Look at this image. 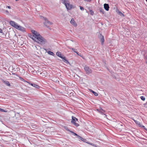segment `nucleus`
<instances>
[{
	"label": "nucleus",
	"instance_id": "1",
	"mask_svg": "<svg viewBox=\"0 0 147 147\" xmlns=\"http://www.w3.org/2000/svg\"><path fill=\"white\" fill-rule=\"evenodd\" d=\"M35 42L40 44L42 45H45L47 42V41L41 35L39 32H38L36 34Z\"/></svg>",
	"mask_w": 147,
	"mask_h": 147
},
{
	"label": "nucleus",
	"instance_id": "2",
	"mask_svg": "<svg viewBox=\"0 0 147 147\" xmlns=\"http://www.w3.org/2000/svg\"><path fill=\"white\" fill-rule=\"evenodd\" d=\"M61 1L65 5L67 10H70L73 8V6L70 4L69 0H61Z\"/></svg>",
	"mask_w": 147,
	"mask_h": 147
},
{
	"label": "nucleus",
	"instance_id": "3",
	"mask_svg": "<svg viewBox=\"0 0 147 147\" xmlns=\"http://www.w3.org/2000/svg\"><path fill=\"white\" fill-rule=\"evenodd\" d=\"M56 55L62 59L63 61L65 63H69L68 61L66 59V58L63 57V55H62V54L61 52L59 51L57 52L56 53Z\"/></svg>",
	"mask_w": 147,
	"mask_h": 147
},
{
	"label": "nucleus",
	"instance_id": "4",
	"mask_svg": "<svg viewBox=\"0 0 147 147\" xmlns=\"http://www.w3.org/2000/svg\"><path fill=\"white\" fill-rule=\"evenodd\" d=\"M31 32L32 33V34H29V36L32 39L35 41V40L36 37L35 36V35L36 34L37 32L36 31L34 30H31Z\"/></svg>",
	"mask_w": 147,
	"mask_h": 147
},
{
	"label": "nucleus",
	"instance_id": "5",
	"mask_svg": "<svg viewBox=\"0 0 147 147\" xmlns=\"http://www.w3.org/2000/svg\"><path fill=\"white\" fill-rule=\"evenodd\" d=\"M72 120L71 121V123L76 127L78 126L79 125V124L76 122V121H78V119L74 116H72Z\"/></svg>",
	"mask_w": 147,
	"mask_h": 147
},
{
	"label": "nucleus",
	"instance_id": "6",
	"mask_svg": "<svg viewBox=\"0 0 147 147\" xmlns=\"http://www.w3.org/2000/svg\"><path fill=\"white\" fill-rule=\"evenodd\" d=\"M45 22H44V24L46 26L47 28H49L50 25L52 24V23L49 21L46 18H45Z\"/></svg>",
	"mask_w": 147,
	"mask_h": 147
},
{
	"label": "nucleus",
	"instance_id": "7",
	"mask_svg": "<svg viewBox=\"0 0 147 147\" xmlns=\"http://www.w3.org/2000/svg\"><path fill=\"white\" fill-rule=\"evenodd\" d=\"M84 69L88 74L92 73V70L88 66H85L84 67Z\"/></svg>",
	"mask_w": 147,
	"mask_h": 147
},
{
	"label": "nucleus",
	"instance_id": "8",
	"mask_svg": "<svg viewBox=\"0 0 147 147\" xmlns=\"http://www.w3.org/2000/svg\"><path fill=\"white\" fill-rule=\"evenodd\" d=\"M16 28L23 32L26 31V29L25 28L23 27H22L18 25L16 27Z\"/></svg>",
	"mask_w": 147,
	"mask_h": 147
},
{
	"label": "nucleus",
	"instance_id": "9",
	"mask_svg": "<svg viewBox=\"0 0 147 147\" xmlns=\"http://www.w3.org/2000/svg\"><path fill=\"white\" fill-rule=\"evenodd\" d=\"M97 111H98L99 112L101 113L102 114H103L104 115H105L106 116V115L105 114V111L102 109V108H100L99 109H97Z\"/></svg>",
	"mask_w": 147,
	"mask_h": 147
},
{
	"label": "nucleus",
	"instance_id": "10",
	"mask_svg": "<svg viewBox=\"0 0 147 147\" xmlns=\"http://www.w3.org/2000/svg\"><path fill=\"white\" fill-rule=\"evenodd\" d=\"M9 24L11 26L15 28L18 25L14 21H10Z\"/></svg>",
	"mask_w": 147,
	"mask_h": 147
},
{
	"label": "nucleus",
	"instance_id": "11",
	"mask_svg": "<svg viewBox=\"0 0 147 147\" xmlns=\"http://www.w3.org/2000/svg\"><path fill=\"white\" fill-rule=\"evenodd\" d=\"M28 83L29 84L31 85L32 86L35 87L37 89H39L40 88V86L37 84H33L31 82H28Z\"/></svg>",
	"mask_w": 147,
	"mask_h": 147
},
{
	"label": "nucleus",
	"instance_id": "12",
	"mask_svg": "<svg viewBox=\"0 0 147 147\" xmlns=\"http://www.w3.org/2000/svg\"><path fill=\"white\" fill-rule=\"evenodd\" d=\"M70 23L71 24L73 25L75 27L77 26V24L76 23V22L73 18H72L71 19V21H70Z\"/></svg>",
	"mask_w": 147,
	"mask_h": 147
},
{
	"label": "nucleus",
	"instance_id": "13",
	"mask_svg": "<svg viewBox=\"0 0 147 147\" xmlns=\"http://www.w3.org/2000/svg\"><path fill=\"white\" fill-rule=\"evenodd\" d=\"M2 82H3L6 86H11L9 82L7 81L2 80Z\"/></svg>",
	"mask_w": 147,
	"mask_h": 147
},
{
	"label": "nucleus",
	"instance_id": "14",
	"mask_svg": "<svg viewBox=\"0 0 147 147\" xmlns=\"http://www.w3.org/2000/svg\"><path fill=\"white\" fill-rule=\"evenodd\" d=\"M104 8L106 11H108L109 8V5L108 4L105 3L104 5Z\"/></svg>",
	"mask_w": 147,
	"mask_h": 147
},
{
	"label": "nucleus",
	"instance_id": "15",
	"mask_svg": "<svg viewBox=\"0 0 147 147\" xmlns=\"http://www.w3.org/2000/svg\"><path fill=\"white\" fill-rule=\"evenodd\" d=\"M134 121L136 124H138V125H139V126L140 127H144V126L141 125L139 122L137 121H136L135 120H134Z\"/></svg>",
	"mask_w": 147,
	"mask_h": 147
},
{
	"label": "nucleus",
	"instance_id": "16",
	"mask_svg": "<svg viewBox=\"0 0 147 147\" xmlns=\"http://www.w3.org/2000/svg\"><path fill=\"white\" fill-rule=\"evenodd\" d=\"M90 92H91L95 96H98V94L96 92L92 90L91 89L90 90Z\"/></svg>",
	"mask_w": 147,
	"mask_h": 147
},
{
	"label": "nucleus",
	"instance_id": "17",
	"mask_svg": "<svg viewBox=\"0 0 147 147\" xmlns=\"http://www.w3.org/2000/svg\"><path fill=\"white\" fill-rule=\"evenodd\" d=\"M100 39V41H101V45H103L105 41L104 38H102Z\"/></svg>",
	"mask_w": 147,
	"mask_h": 147
},
{
	"label": "nucleus",
	"instance_id": "18",
	"mask_svg": "<svg viewBox=\"0 0 147 147\" xmlns=\"http://www.w3.org/2000/svg\"><path fill=\"white\" fill-rule=\"evenodd\" d=\"M47 53H48V54H49L50 55H52L53 56H54V53L53 52H51V51H48Z\"/></svg>",
	"mask_w": 147,
	"mask_h": 147
},
{
	"label": "nucleus",
	"instance_id": "19",
	"mask_svg": "<svg viewBox=\"0 0 147 147\" xmlns=\"http://www.w3.org/2000/svg\"><path fill=\"white\" fill-rule=\"evenodd\" d=\"M78 138L79 139H80L81 140L85 142V141L86 140L85 139L83 138H82V137H81L80 136V137H79V138Z\"/></svg>",
	"mask_w": 147,
	"mask_h": 147
},
{
	"label": "nucleus",
	"instance_id": "20",
	"mask_svg": "<svg viewBox=\"0 0 147 147\" xmlns=\"http://www.w3.org/2000/svg\"><path fill=\"white\" fill-rule=\"evenodd\" d=\"M0 111L2 112H7V110H4L0 108Z\"/></svg>",
	"mask_w": 147,
	"mask_h": 147
},
{
	"label": "nucleus",
	"instance_id": "21",
	"mask_svg": "<svg viewBox=\"0 0 147 147\" xmlns=\"http://www.w3.org/2000/svg\"><path fill=\"white\" fill-rule=\"evenodd\" d=\"M100 12H101L102 13H104V9L102 8H100L99 9Z\"/></svg>",
	"mask_w": 147,
	"mask_h": 147
},
{
	"label": "nucleus",
	"instance_id": "22",
	"mask_svg": "<svg viewBox=\"0 0 147 147\" xmlns=\"http://www.w3.org/2000/svg\"><path fill=\"white\" fill-rule=\"evenodd\" d=\"M89 12L90 13V14L92 15H93L94 14V12L92 10H89Z\"/></svg>",
	"mask_w": 147,
	"mask_h": 147
},
{
	"label": "nucleus",
	"instance_id": "23",
	"mask_svg": "<svg viewBox=\"0 0 147 147\" xmlns=\"http://www.w3.org/2000/svg\"><path fill=\"white\" fill-rule=\"evenodd\" d=\"M98 38H104V36L101 34H99L98 35Z\"/></svg>",
	"mask_w": 147,
	"mask_h": 147
},
{
	"label": "nucleus",
	"instance_id": "24",
	"mask_svg": "<svg viewBox=\"0 0 147 147\" xmlns=\"http://www.w3.org/2000/svg\"><path fill=\"white\" fill-rule=\"evenodd\" d=\"M140 98L143 101H144L145 99V98L143 96H141L140 97Z\"/></svg>",
	"mask_w": 147,
	"mask_h": 147
},
{
	"label": "nucleus",
	"instance_id": "25",
	"mask_svg": "<svg viewBox=\"0 0 147 147\" xmlns=\"http://www.w3.org/2000/svg\"><path fill=\"white\" fill-rule=\"evenodd\" d=\"M119 15H120L121 16H124V15L121 12V11H119Z\"/></svg>",
	"mask_w": 147,
	"mask_h": 147
},
{
	"label": "nucleus",
	"instance_id": "26",
	"mask_svg": "<svg viewBox=\"0 0 147 147\" xmlns=\"http://www.w3.org/2000/svg\"><path fill=\"white\" fill-rule=\"evenodd\" d=\"M69 49H71L73 51H74V52L76 53V49H74V48H69Z\"/></svg>",
	"mask_w": 147,
	"mask_h": 147
},
{
	"label": "nucleus",
	"instance_id": "27",
	"mask_svg": "<svg viewBox=\"0 0 147 147\" xmlns=\"http://www.w3.org/2000/svg\"><path fill=\"white\" fill-rule=\"evenodd\" d=\"M80 9L81 10H82V11H83L84 10V8L80 6Z\"/></svg>",
	"mask_w": 147,
	"mask_h": 147
},
{
	"label": "nucleus",
	"instance_id": "28",
	"mask_svg": "<svg viewBox=\"0 0 147 147\" xmlns=\"http://www.w3.org/2000/svg\"><path fill=\"white\" fill-rule=\"evenodd\" d=\"M74 135L78 137V138H79V137H80V136L79 135H78L77 134L75 133H74Z\"/></svg>",
	"mask_w": 147,
	"mask_h": 147
},
{
	"label": "nucleus",
	"instance_id": "29",
	"mask_svg": "<svg viewBox=\"0 0 147 147\" xmlns=\"http://www.w3.org/2000/svg\"><path fill=\"white\" fill-rule=\"evenodd\" d=\"M67 131H69L71 133H72L73 134H74L75 133L74 131H70V130H69L68 129H67Z\"/></svg>",
	"mask_w": 147,
	"mask_h": 147
},
{
	"label": "nucleus",
	"instance_id": "30",
	"mask_svg": "<svg viewBox=\"0 0 147 147\" xmlns=\"http://www.w3.org/2000/svg\"><path fill=\"white\" fill-rule=\"evenodd\" d=\"M67 131H69L71 133H72L73 134H74L75 133L74 131H70V130H69L68 129H67Z\"/></svg>",
	"mask_w": 147,
	"mask_h": 147
},
{
	"label": "nucleus",
	"instance_id": "31",
	"mask_svg": "<svg viewBox=\"0 0 147 147\" xmlns=\"http://www.w3.org/2000/svg\"><path fill=\"white\" fill-rule=\"evenodd\" d=\"M40 17L41 18V19L43 18L44 20H45V18H46L43 17V16H40Z\"/></svg>",
	"mask_w": 147,
	"mask_h": 147
},
{
	"label": "nucleus",
	"instance_id": "32",
	"mask_svg": "<svg viewBox=\"0 0 147 147\" xmlns=\"http://www.w3.org/2000/svg\"><path fill=\"white\" fill-rule=\"evenodd\" d=\"M0 32L1 33H3L2 30V29L1 28H0Z\"/></svg>",
	"mask_w": 147,
	"mask_h": 147
},
{
	"label": "nucleus",
	"instance_id": "33",
	"mask_svg": "<svg viewBox=\"0 0 147 147\" xmlns=\"http://www.w3.org/2000/svg\"><path fill=\"white\" fill-rule=\"evenodd\" d=\"M84 1H87L88 2H90L91 1V0H84Z\"/></svg>",
	"mask_w": 147,
	"mask_h": 147
},
{
	"label": "nucleus",
	"instance_id": "34",
	"mask_svg": "<svg viewBox=\"0 0 147 147\" xmlns=\"http://www.w3.org/2000/svg\"><path fill=\"white\" fill-rule=\"evenodd\" d=\"M21 79H21V80L23 81H24V79H23V78H21Z\"/></svg>",
	"mask_w": 147,
	"mask_h": 147
},
{
	"label": "nucleus",
	"instance_id": "35",
	"mask_svg": "<svg viewBox=\"0 0 147 147\" xmlns=\"http://www.w3.org/2000/svg\"><path fill=\"white\" fill-rule=\"evenodd\" d=\"M90 144H91V145H92V146H94V144H92V143H89Z\"/></svg>",
	"mask_w": 147,
	"mask_h": 147
},
{
	"label": "nucleus",
	"instance_id": "36",
	"mask_svg": "<svg viewBox=\"0 0 147 147\" xmlns=\"http://www.w3.org/2000/svg\"><path fill=\"white\" fill-rule=\"evenodd\" d=\"M7 7L9 9H10L11 8V7L10 6H7Z\"/></svg>",
	"mask_w": 147,
	"mask_h": 147
},
{
	"label": "nucleus",
	"instance_id": "37",
	"mask_svg": "<svg viewBox=\"0 0 147 147\" xmlns=\"http://www.w3.org/2000/svg\"><path fill=\"white\" fill-rule=\"evenodd\" d=\"M76 53L78 55L79 54V53L78 52H77V51H76Z\"/></svg>",
	"mask_w": 147,
	"mask_h": 147
},
{
	"label": "nucleus",
	"instance_id": "38",
	"mask_svg": "<svg viewBox=\"0 0 147 147\" xmlns=\"http://www.w3.org/2000/svg\"><path fill=\"white\" fill-rule=\"evenodd\" d=\"M5 12L6 13H9V12H8V11L7 10H6Z\"/></svg>",
	"mask_w": 147,
	"mask_h": 147
},
{
	"label": "nucleus",
	"instance_id": "39",
	"mask_svg": "<svg viewBox=\"0 0 147 147\" xmlns=\"http://www.w3.org/2000/svg\"><path fill=\"white\" fill-rule=\"evenodd\" d=\"M78 55L79 56H81V53L79 54Z\"/></svg>",
	"mask_w": 147,
	"mask_h": 147
},
{
	"label": "nucleus",
	"instance_id": "40",
	"mask_svg": "<svg viewBox=\"0 0 147 147\" xmlns=\"http://www.w3.org/2000/svg\"><path fill=\"white\" fill-rule=\"evenodd\" d=\"M107 69L108 71H109V70L108 68H107Z\"/></svg>",
	"mask_w": 147,
	"mask_h": 147
},
{
	"label": "nucleus",
	"instance_id": "41",
	"mask_svg": "<svg viewBox=\"0 0 147 147\" xmlns=\"http://www.w3.org/2000/svg\"><path fill=\"white\" fill-rule=\"evenodd\" d=\"M146 59H147V61H146V63H147V57H146Z\"/></svg>",
	"mask_w": 147,
	"mask_h": 147
},
{
	"label": "nucleus",
	"instance_id": "42",
	"mask_svg": "<svg viewBox=\"0 0 147 147\" xmlns=\"http://www.w3.org/2000/svg\"><path fill=\"white\" fill-rule=\"evenodd\" d=\"M16 1H18L19 0H15Z\"/></svg>",
	"mask_w": 147,
	"mask_h": 147
},
{
	"label": "nucleus",
	"instance_id": "43",
	"mask_svg": "<svg viewBox=\"0 0 147 147\" xmlns=\"http://www.w3.org/2000/svg\"><path fill=\"white\" fill-rule=\"evenodd\" d=\"M49 29H50V30H51V28H49Z\"/></svg>",
	"mask_w": 147,
	"mask_h": 147
},
{
	"label": "nucleus",
	"instance_id": "44",
	"mask_svg": "<svg viewBox=\"0 0 147 147\" xmlns=\"http://www.w3.org/2000/svg\"><path fill=\"white\" fill-rule=\"evenodd\" d=\"M146 0V1H147V0Z\"/></svg>",
	"mask_w": 147,
	"mask_h": 147
}]
</instances>
